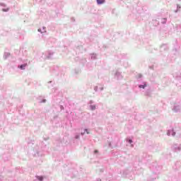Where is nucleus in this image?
Segmentation results:
<instances>
[{
  "label": "nucleus",
  "instance_id": "1",
  "mask_svg": "<svg viewBox=\"0 0 181 181\" xmlns=\"http://www.w3.org/2000/svg\"><path fill=\"white\" fill-rule=\"evenodd\" d=\"M26 66H28L27 64H24L23 65H21L20 69H21V70H25V67H26Z\"/></svg>",
  "mask_w": 181,
  "mask_h": 181
},
{
  "label": "nucleus",
  "instance_id": "2",
  "mask_svg": "<svg viewBox=\"0 0 181 181\" xmlns=\"http://www.w3.org/2000/svg\"><path fill=\"white\" fill-rule=\"evenodd\" d=\"M104 2H105V0H97V3L99 5H101V4H104Z\"/></svg>",
  "mask_w": 181,
  "mask_h": 181
},
{
  "label": "nucleus",
  "instance_id": "3",
  "mask_svg": "<svg viewBox=\"0 0 181 181\" xmlns=\"http://www.w3.org/2000/svg\"><path fill=\"white\" fill-rule=\"evenodd\" d=\"M139 88H145V87H146V84L139 85Z\"/></svg>",
  "mask_w": 181,
  "mask_h": 181
},
{
  "label": "nucleus",
  "instance_id": "4",
  "mask_svg": "<svg viewBox=\"0 0 181 181\" xmlns=\"http://www.w3.org/2000/svg\"><path fill=\"white\" fill-rule=\"evenodd\" d=\"M9 11V8H3L2 11L3 12H8Z\"/></svg>",
  "mask_w": 181,
  "mask_h": 181
},
{
  "label": "nucleus",
  "instance_id": "5",
  "mask_svg": "<svg viewBox=\"0 0 181 181\" xmlns=\"http://www.w3.org/2000/svg\"><path fill=\"white\" fill-rule=\"evenodd\" d=\"M37 177V179H38V180H40V181H43V177Z\"/></svg>",
  "mask_w": 181,
  "mask_h": 181
},
{
  "label": "nucleus",
  "instance_id": "6",
  "mask_svg": "<svg viewBox=\"0 0 181 181\" xmlns=\"http://www.w3.org/2000/svg\"><path fill=\"white\" fill-rule=\"evenodd\" d=\"M129 144H132V141L131 139L128 140Z\"/></svg>",
  "mask_w": 181,
  "mask_h": 181
},
{
  "label": "nucleus",
  "instance_id": "7",
  "mask_svg": "<svg viewBox=\"0 0 181 181\" xmlns=\"http://www.w3.org/2000/svg\"><path fill=\"white\" fill-rule=\"evenodd\" d=\"M85 131L86 132V134H90V132H88L87 129H86Z\"/></svg>",
  "mask_w": 181,
  "mask_h": 181
},
{
  "label": "nucleus",
  "instance_id": "8",
  "mask_svg": "<svg viewBox=\"0 0 181 181\" xmlns=\"http://www.w3.org/2000/svg\"><path fill=\"white\" fill-rule=\"evenodd\" d=\"M97 152H98V151L95 150V153H97Z\"/></svg>",
  "mask_w": 181,
  "mask_h": 181
},
{
  "label": "nucleus",
  "instance_id": "9",
  "mask_svg": "<svg viewBox=\"0 0 181 181\" xmlns=\"http://www.w3.org/2000/svg\"><path fill=\"white\" fill-rule=\"evenodd\" d=\"M95 107H93V110H95Z\"/></svg>",
  "mask_w": 181,
  "mask_h": 181
},
{
  "label": "nucleus",
  "instance_id": "10",
  "mask_svg": "<svg viewBox=\"0 0 181 181\" xmlns=\"http://www.w3.org/2000/svg\"><path fill=\"white\" fill-rule=\"evenodd\" d=\"M95 107H93V110H95Z\"/></svg>",
  "mask_w": 181,
  "mask_h": 181
}]
</instances>
